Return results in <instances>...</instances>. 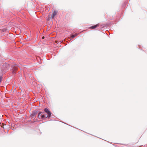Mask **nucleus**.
I'll list each match as a JSON object with an SVG mask.
<instances>
[{
  "label": "nucleus",
  "mask_w": 147,
  "mask_h": 147,
  "mask_svg": "<svg viewBox=\"0 0 147 147\" xmlns=\"http://www.w3.org/2000/svg\"><path fill=\"white\" fill-rule=\"evenodd\" d=\"M44 111L45 113L48 114L49 117H51V113L48 109L47 108L45 109H44Z\"/></svg>",
  "instance_id": "f257e3e1"
},
{
  "label": "nucleus",
  "mask_w": 147,
  "mask_h": 147,
  "mask_svg": "<svg viewBox=\"0 0 147 147\" xmlns=\"http://www.w3.org/2000/svg\"><path fill=\"white\" fill-rule=\"evenodd\" d=\"M37 113V111H34L32 112V114H31V116L32 117H34L35 115H36Z\"/></svg>",
  "instance_id": "f03ea898"
},
{
  "label": "nucleus",
  "mask_w": 147,
  "mask_h": 147,
  "mask_svg": "<svg viewBox=\"0 0 147 147\" xmlns=\"http://www.w3.org/2000/svg\"><path fill=\"white\" fill-rule=\"evenodd\" d=\"M99 26V24H98L96 25H94L93 26H91L90 27V28L92 29H94L96 28L97 27H98Z\"/></svg>",
  "instance_id": "7ed1b4c3"
},
{
  "label": "nucleus",
  "mask_w": 147,
  "mask_h": 147,
  "mask_svg": "<svg viewBox=\"0 0 147 147\" xmlns=\"http://www.w3.org/2000/svg\"><path fill=\"white\" fill-rule=\"evenodd\" d=\"M57 13V11H55L53 13V14L51 16V17L53 19L54 18L55 16L56 15Z\"/></svg>",
  "instance_id": "20e7f679"
},
{
  "label": "nucleus",
  "mask_w": 147,
  "mask_h": 147,
  "mask_svg": "<svg viewBox=\"0 0 147 147\" xmlns=\"http://www.w3.org/2000/svg\"><path fill=\"white\" fill-rule=\"evenodd\" d=\"M17 69V67H15L14 68H13V73H15V71Z\"/></svg>",
  "instance_id": "39448f33"
},
{
  "label": "nucleus",
  "mask_w": 147,
  "mask_h": 147,
  "mask_svg": "<svg viewBox=\"0 0 147 147\" xmlns=\"http://www.w3.org/2000/svg\"><path fill=\"white\" fill-rule=\"evenodd\" d=\"M41 112H40L38 115V117H39V118L40 119V117H41V116H42L41 115Z\"/></svg>",
  "instance_id": "423d86ee"
},
{
  "label": "nucleus",
  "mask_w": 147,
  "mask_h": 147,
  "mask_svg": "<svg viewBox=\"0 0 147 147\" xmlns=\"http://www.w3.org/2000/svg\"><path fill=\"white\" fill-rule=\"evenodd\" d=\"M2 80V76H0V81H1Z\"/></svg>",
  "instance_id": "0eeeda50"
},
{
  "label": "nucleus",
  "mask_w": 147,
  "mask_h": 147,
  "mask_svg": "<svg viewBox=\"0 0 147 147\" xmlns=\"http://www.w3.org/2000/svg\"><path fill=\"white\" fill-rule=\"evenodd\" d=\"M45 117V115H42V116H41V118H43Z\"/></svg>",
  "instance_id": "6e6552de"
},
{
  "label": "nucleus",
  "mask_w": 147,
  "mask_h": 147,
  "mask_svg": "<svg viewBox=\"0 0 147 147\" xmlns=\"http://www.w3.org/2000/svg\"><path fill=\"white\" fill-rule=\"evenodd\" d=\"M77 36V35L76 34H75V35H74V37H75V36Z\"/></svg>",
  "instance_id": "1a4fd4ad"
},
{
  "label": "nucleus",
  "mask_w": 147,
  "mask_h": 147,
  "mask_svg": "<svg viewBox=\"0 0 147 147\" xmlns=\"http://www.w3.org/2000/svg\"><path fill=\"white\" fill-rule=\"evenodd\" d=\"M71 37H72V38L73 37H74V35H72V36H71Z\"/></svg>",
  "instance_id": "9d476101"
},
{
  "label": "nucleus",
  "mask_w": 147,
  "mask_h": 147,
  "mask_svg": "<svg viewBox=\"0 0 147 147\" xmlns=\"http://www.w3.org/2000/svg\"><path fill=\"white\" fill-rule=\"evenodd\" d=\"M44 38H45V37H44V36L42 37V39H44Z\"/></svg>",
  "instance_id": "9b49d317"
},
{
  "label": "nucleus",
  "mask_w": 147,
  "mask_h": 147,
  "mask_svg": "<svg viewBox=\"0 0 147 147\" xmlns=\"http://www.w3.org/2000/svg\"><path fill=\"white\" fill-rule=\"evenodd\" d=\"M55 42H57V41H55Z\"/></svg>",
  "instance_id": "f8f14e48"
}]
</instances>
